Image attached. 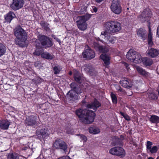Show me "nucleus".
<instances>
[{
	"mask_svg": "<svg viewBox=\"0 0 159 159\" xmlns=\"http://www.w3.org/2000/svg\"><path fill=\"white\" fill-rule=\"evenodd\" d=\"M116 89L118 91H120V92L123 91L122 88L119 86H118V85L116 86Z\"/></svg>",
	"mask_w": 159,
	"mask_h": 159,
	"instance_id": "46",
	"label": "nucleus"
},
{
	"mask_svg": "<svg viewBox=\"0 0 159 159\" xmlns=\"http://www.w3.org/2000/svg\"><path fill=\"white\" fill-rule=\"evenodd\" d=\"M119 147H115L110 149L109 151V153L112 155H119V153L117 152V151L118 149V148Z\"/></svg>",
	"mask_w": 159,
	"mask_h": 159,
	"instance_id": "35",
	"label": "nucleus"
},
{
	"mask_svg": "<svg viewBox=\"0 0 159 159\" xmlns=\"http://www.w3.org/2000/svg\"><path fill=\"white\" fill-rule=\"evenodd\" d=\"M91 17V15L89 14L79 16V20L77 21V24L79 29L81 30H84L86 29L87 24L86 21Z\"/></svg>",
	"mask_w": 159,
	"mask_h": 159,
	"instance_id": "5",
	"label": "nucleus"
},
{
	"mask_svg": "<svg viewBox=\"0 0 159 159\" xmlns=\"http://www.w3.org/2000/svg\"><path fill=\"white\" fill-rule=\"evenodd\" d=\"M84 70L88 73L91 74L94 71V69L90 64H86L83 67Z\"/></svg>",
	"mask_w": 159,
	"mask_h": 159,
	"instance_id": "25",
	"label": "nucleus"
},
{
	"mask_svg": "<svg viewBox=\"0 0 159 159\" xmlns=\"http://www.w3.org/2000/svg\"><path fill=\"white\" fill-rule=\"evenodd\" d=\"M110 36V37L108 38L107 39H106L105 38L104 36H101V34L100 35V38L101 39H100V41L104 42V41L103 40L104 39L105 41H109V42L113 44L116 41V39L115 37L114 36H111V35H112L111 34H109Z\"/></svg>",
	"mask_w": 159,
	"mask_h": 159,
	"instance_id": "21",
	"label": "nucleus"
},
{
	"mask_svg": "<svg viewBox=\"0 0 159 159\" xmlns=\"http://www.w3.org/2000/svg\"><path fill=\"white\" fill-rule=\"evenodd\" d=\"M38 40L36 39V41H38Z\"/></svg>",
	"mask_w": 159,
	"mask_h": 159,
	"instance_id": "58",
	"label": "nucleus"
},
{
	"mask_svg": "<svg viewBox=\"0 0 159 159\" xmlns=\"http://www.w3.org/2000/svg\"><path fill=\"white\" fill-rule=\"evenodd\" d=\"M120 114L122 116L124 117L126 120H130V118L128 115L122 112H120Z\"/></svg>",
	"mask_w": 159,
	"mask_h": 159,
	"instance_id": "43",
	"label": "nucleus"
},
{
	"mask_svg": "<svg viewBox=\"0 0 159 159\" xmlns=\"http://www.w3.org/2000/svg\"><path fill=\"white\" fill-rule=\"evenodd\" d=\"M148 97L152 99H155L157 98V95L154 93H148Z\"/></svg>",
	"mask_w": 159,
	"mask_h": 159,
	"instance_id": "37",
	"label": "nucleus"
},
{
	"mask_svg": "<svg viewBox=\"0 0 159 159\" xmlns=\"http://www.w3.org/2000/svg\"><path fill=\"white\" fill-rule=\"evenodd\" d=\"M146 53L148 56L152 57H155L158 55L159 51L158 49L151 48L147 50Z\"/></svg>",
	"mask_w": 159,
	"mask_h": 159,
	"instance_id": "14",
	"label": "nucleus"
},
{
	"mask_svg": "<svg viewBox=\"0 0 159 159\" xmlns=\"http://www.w3.org/2000/svg\"><path fill=\"white\" fill-rule=\"evenodd\" d=\"M148 44L150 47H152L153 44L152 41V34L151 32L150 29H149V34L148 37Z\"/></svg>",
	"mask_w": 159,
	"mask_h": 159,
	"instance_id": "29",
	"label": "nucleus"
},
{
	"mask_svg": "<svg viewBox=\"0 0 159 159\" xmlns=\"http://www.w3.org/2000/svg\"><path fill=\"white\" fill-rule=\"evenodd\" d=\"M130 81V80L129 79L127 78H125L124 80L120 81V83L123 87L129 88L131 86Z\"/></svg>",
	"mask_w": 159,
	"mask_h": 159,
	"instance_id": "23",
	"label": "nucleus"
},
{
	"mask_svg": "<svg viewBox=\"0 0 159 159\" xmlns=\"http://www.w3.org/2000/svg\"><path fill=\"white\" fill-rule=\"evenodd\" d=\"M37 116H28L26 118L25 123L28 125L30 126H38V124L37 121Z\"/></svg>",
	"mask_w": 159,
	"mask_h": 159,
	"instance_id": "11",
	"label": "nucleus"
},
{
	"mask_svg": "<svg viewBox=\"0 0 159 159\" xmlns=\"http://www.w3.org/2000/svg\"><path fill=\"white\" fill-rule=\"evenodd\" d=\"M14 34L16 37L15 40L16 44L20 47L23 46L27 39L25 31L20 26H18L15 30Z\"/></svg>",
	"mask_w": 159,
	"mask_h": 159,
	"instance_id": "3",
	"label": "nucleus"
},
{
	"mask_svg": "<svg viewBox=\"0 0 159 159\" xmlns=\"http://www.w3.org/2000/svg\"><path fill=\"white\" fill-rule=\"evenodd\" d=\"M152 15V12L149 9L144 10L140 16V18L143 21L148 20L149 16Z\"/></svg>",
	"mask_w": 159,
	"mask_h": 159,
	"instance_id": "13",
	"label": "nucleus"
},
{
	"mask_svg": "<svg viewBox=\"0 0 159 159\" xmlns=\"http://www.w3.org/2000/svg\"><path fill=\"white\" fill-rule=\"evenodd\" d=\"M157 159H159V156L157 158Z\"/></svg>",
	"mask_w": 159,
	"mask_h": 159,
	"instance_id": "57",
	"label": "nucleus"
},
{
	"mask_svg": "<svg viewBox=\"0 0 159 159\" xmlns=\"http://www.w3.org/2000/svg\"><path fill=\"white\" fill-rule=\"evenodd\" d=\"M87 48H88L83 52L82 54L84 58L91 59L95 57V54L93 50L88 47Z\"/></svg>",
	"mask_w": 159,
	"mask_h": 159,
	"instance_id": "12",
	"label": "nucleus"
},
{
	"mask_svg": "<svg viewBox=\"0 0 159 159\" xmlns=\"http://www.w3.org/2000/svg\"><path fill=\"white\" fill-rule=\"evenodd\" d=\"M6 52L5 46L2 43H0V57L3 55Z\"/></svg>",
	"mask_w": 159,
	"mask_h": 159,
	"instance_id": "33",
	"label": "nucleus"
},
{
	"mask_svg": "<svg viewBox=\"0 0 159 159\" xmlns=\"http://www.w3.org/2000/svg\"><path fill=\"white\" fill-rule=\"evenodd\" d=\"M93 9L94 12H96L97 11V9L96 7H94Z\"/></svg>",
	"mask_w": 159,
	"mask_h": 159,
	"instance_id": "50",
	"label": "nucleus"
},
{
	"mask_svg": "<svg viewBox=\"0 0 159 159\" xmlns=\"http://www.w3.org/2000/svg\"><path fill=\"white\" fill-rule=\"evenodd\" d=\"M62 159H71V158L68 156L63 157Z\"/></svg>",
	"mask_w": 159,
	"mask_h": 159,
	"instance_id": "49",
	"label": "nucleus"
},
{
	"mask_svg": "<svg viewBox=\"0 0 159 159\" xmlns=\"http://www.w3.org/2000/svg\"><path fill=\"white\" fill-rule=\"evenodd\" d=\"M54 39H55L56 41H57V42L60 43L61 42V41H60V40L58 39V38H57V37H55V38H54Z\"/></svg>",
	"mask_w": 159,
	"mask_h": 159,
	"instance_id": "48",
	"label": "nucleus"
},
{
	"mask_svg": "<svg viewBox=\"0 0 159 159\" xmlns=\"http://www.w3.org/2000/svg\"><path fill=\"white\" fill-rule=\"evenodd\" d=\"M24 3V0H13L12 3L10 5V6L12 9L16 11L21 8Z\"/></svg>",
	"mask_w": 159,
	"mask_h": 159,
	"instance_id": "10",
	"label": "nucleus"
},
{
	"mask_svg": "<svg viewBox=\"0 0 159 159\" xmlns=\"http://www.w3.org/2000/svg\"><path fill=\"white\" fill-rule=\"evenodd\" d=\"M111 11L116 14H120L122 11V7L118 0H113L110 6Z\"/></svg>",
	"mask_w": 159,
	"mask_h": 159,
	"instance_id": "8",
	"label": "nucleus"
},
{
	"mask_svg": "<svg viewBox=\"0 0 159 159\" xmlns=\"http://www.w3.org/2000/svg\"><path fill=\"white\" fill-rule=\"evenodd\" d=\"M149 120L152 123H157L159 122V117L156 115H152Z\"/></svg>",
	"mask_w": 159,
	"mask_h": 159,
	"instance_id": "28",
	"label": "nucleus"
},
{
	"mask_svg": "<svg viewBox=\"0 0 159 159\" xmlns=\"http://www.w3.org/2000/svg\"><path fill=\"white\" fill-rule=\"evenodd\" d=\"M41 55L42 57L47 59L52 60L54 58L53 55L50 54L48 52H42Z\"/></svg>",
	"mask_w": 159,
	"mask_h": 159,
	"instance_id": "26",
	"label": "nucleus"
},
{
	"mask_svg": "<svg viewBox=\"0 0 159 159\" xmlns=\"http://www.w3.org/2000/svg\"><path fill=\"white\" fill-rule=\"evenodd\" d=\"M74 78L75 80L79 83H81L82 77L79 72L76 70H74Z\"/></svg>",
	"mask_w": 159,
	"mask_h": 159,
	"instance_id": "24",
	"label": "nucleus"
},
{
	"mask_svg": "<svg viewBox=\"0 0 159 159\" xmlns=\"http://www.w3.org/2000/svg\"><path fill=\"white\" fill-rule=\"evenodd\" d=\"M38 39L41 44L46 47H49L52 45L50 39L47 36L43 35H39Z\"/></svg>",
	"mask_w": 159,
	"mask_h": 159,
	"instance_id": "9",
	"label": "nucleus"
},
{
	"mask_svg": "<svg viewBox=\"0 0 159 159\" xmlns=\"http://www.w3.org/2000/svg\"><path fill=\"white\" fill-rule=\"evenodd\" d=\"M36 135L39 138H44L49 135L47 128L41 129L36 131Z\"/></svg>",
	"mask_w": 159,
	"mask_h": 159,
	"instance_id": "15",
	"label": "nucleus"
},
{
	"mask_svg": "<svg viewBox=\"0 0 159 159\" xmlns=\"http://www.w3.org/2000/svg\"><path fill=\"white\" fill-rule=\"evenodd\" d=\"M76 84L75 83H71L70 86L73 90H70L67 93L69 98L72 100L75 101L78 98V94L80 93L78 90L76 89Z\"/></svg>",
	"mask_w": 159,
	"mask_h": 159,
	"instance_id": "6",
	"label": "nucleus"
},
{
	"mask_svg": "<svg viewBox=\"0 0 159 159\" xmlns=\"http://www.w3.org/2000/svg\"><path fill=\"white\" fill-rule=\"evenodd\" d=\"M148 159H154V158L152 157H150Z\"/></svg>",
	"mask_w": 159,
	"mask_h": 159,
	"instance_id": "55",
	"label": "nucleus"
},
{
	"mask_svg": "<svg viewBox=\"0 0 159 159\" xmlns=\"http://www.w3.org/2000/svg\"><path fill=\"white\" fill-rule=\"evenodd\" d=\"M4 17L6 21L10 23L11 20L16 17V15L14 12L12 11H10Z\"/></svg>",
	"mask_w": 159,
	"mask_h": 159,
	"instance_id": "20",
	"label": "nucleus"
},
{
	"mask_svg": "<svg viewBox=\"0 0 159 159\" xmlns=\"http://www.w3.org/2000/svg\"><path fill=\"white\" fill-rule=\"evenodd\" d=\"M18 155L16 153H9L7 156V159H18Z\"/></svg>",
	"mask_w": 159,
	"mask_h": 159,
	"instance_id": "32",
	"label": "nucleus"
},
{
	"mask_svg": "<svg viewBox=\"0 0 159 159\" xmlns=\"http://www.w3.org/2000/svg\"><path fill=\"white\" fill-rule=\"evenodd\" d=\"M61 68L60 67L57 66H55L53 68V70L55 74H58L61 70Z\"/></svg>",
	"mask_w": 159,
	"mask_h": 159,
	"instance_id": "39",
	"label": "nucleus"
},
{
	"mask_svg": "<svg viewBox=\"0 0 159 159\" xmlns=\"http://www.w3.org/2000/svg\"><path fill=\"white\" fill-rule=\"evenodd\" d=\"M146 66H149L151 65L153 62L152 60L149 58H142V61Z\"/></svg>",
	"mask_w": 159,
	"mask_h": 159,
	"instance_id": "30",
	"label": "nucleus"
},
{
	"mask_svg": "<svg viewBox=\"0 0 159 159\" xmlns=\"http://www.w3.org/2000/svg\"><path fill=\"white\" fill-rule=\"evenodd\" d=\"M100 58L103 60L105 66H107L110 64V57L106 54H102L100 56Z\"/></svg>",
	"mask_w": 159,
	"mask_h": 159,
	"instance_id": "19",
	"label": "nucleus"
},
{
	"mask_svg": "<svg viewBox=\"0 0 159 159\" xmlns=\"http://www.w3.org/2000/svg\"><path fill=\"white\" fill-rule=\"evenodd\" d=\"M123 64L127 70H128L129 69V65L125 62H123Z\"/></svg>",
	"mask_w": 159,
	"mask_h": 159,
	"instance_id": "45",
	"label": "nucleus"
},
{
	"mask_svg": "<svg viewBox=\"0 0 159 159\" xmlns=\"http://www.w3.org/2000/svg\"><path fill=\"white\" fill-rule=\"evenodd\" d=\"M126 57L128 60L135 63L139 64L142 61L141 55L132 49L129 51Z\"/></svg>",
	"mask_w": 159,
	"mask_h": 159,
	"instance_id": "4",
	"label": "nucleus"
},
{
	"mask_svg": "<svg viewBox=\"0 0 159 159\" xmlns=\"http://www.w3.org/2000/svg\"><path fill=\"white\" fill-rule=\"evenodd\" d=\"M75 114L81 122L88 124H90L94 121L95 116V113L93 111L82 108L76 110Z\"/></svg>",
	"mask_w": 159,
	"mask_h": 159,
	"instance_id": "2",
	"label": "nucleus"
},
{
	"mask_svg": "<svg viewBox=\"0 0 159 159\" xmlns=\"http://www.w3.org/2000/svg\"><path fill=\"white\" fill-rule=\"evenodd\" d=\"M52 37L54 39V38L56 37V36L54 35H52Z\"/></svg>",
	"mask_w": 159,
	"mask_h": 159,
	"instance_id": "56",
	"label": "nucleus"
},
{
	"mask_svg": "<svg viewBox=\"0 0 159 159\" xmlns=\"http://www.w3.org/2000/svg\"><path fill=\"white\" fill-rule=\"evenodd\" d=\"M82 103L83 104L82 106H83V107L84 106H85L84 104L85 103V101H84V100H83V101H82Z\"/></svg>",
	"mask_w": 159,
	"mask_h": 159,
	"instance_id": "51",
	"label": "nucleus"
},
{
	"mask_svg": "<svg viewBox=\"0 0 159 159\" xmlns=\"http://www.w3.org/2000/svg\"><path fill=\"white\" fill-rule=\"evenodd\" d=\"M98 49L99 52L103 53L107 52L108 51L107 48L101 46H98Z\"/></svg>",
	"mask_w": 159,
	"mask_h": 159,
	"instance_id": "36",
	"label": "nucleus"
},
{
	"mask_svg": "<svg viewBox=\"0 0 159 159\" xmlns=\"http://www.w3.org/2000/svg\"><path fill=\"white\" fill-rule=\"evenodd\" d=\"M53 147L56 149H60L64 152L67 151V146L66 143L63 140L57 139L53 143Z\"/></svg>",
	"mask_w": 159,
	"mask_h": 159,
	"instance_id": "7",
	"label": "nucleus"
},
{
	"mask_svg": "<svg viewBox=\"0 0 159 159\" xmlns=\"http://www.w3.org/2000/svg\"><path fill=\"white\" fill-rule=\"evenodd\" d=\"M152 145V142L150 141H147L146 144L147 149L148 150H149L150 149H151Z\"/></svg>",
	"mask_w": 159,
	"mask_h": 159,
	"instance_id": "44",
	"label": "nucleus"
},
{
	"mask_svg": "<svg viewBox=\"0 0 159 159\" xmlns=\"http://www.w3.org/2000/svg\"><path fill=\"white\" fill-rule=\"evenodd\" d=\"M137 34L138 36L144 40L146 38L147 34L146 31L142 29H139L137 31Z\"/></svg>",
	"mask_w": 159,
	"mask_h": 159,
	"instance_id": "18",
	"label": "nucleus"
},
{
	"mask_svg": "<svg viewBox=\"0 0 159 159\" xmlns=\"http://www.w3.org/2000/svg\"><path fill=\"white\" fill-rule=\"evenodd\" d=\"M95 0L97 2L99 3V2H102L103 0Z\"/></svg>",
	"mask_w": 159,
	"mask_h": 159,
	"instance_id": "52",
	"label": "nucleus"
},
{
	"mask_svg": "<svg viewBox=\"0 0 159 159\" xmlns=\"http://www.w3.org/2000/svg\"><path fill=\"white\" fill-rule=\"evenodd\" d=\"M105 30L101 32V36H105L106 39H107L110 37L109 35H114L121 30V24L120 23L115 21L111 20L105 23L104 24Z\"/></svg>",
	"mask_w": 159,
	"mask_h": 159,
	"instance_id": "1",
	"label": "nucleus"
},
{
	"mask_svg": "<svg viewBox=\"0 0 159 159\" xmlns=\"http://www.w3.org/2000/svg\"><path fill=\"white\" fill-rule=\"evenodd\" d=\"M136 70L138 73L143 77L147 78L150 77V74L142 68L139 66H136Z\"/></svg>",
	"mask_w": 159,
	"mask_h": 159,
	"instance_id": "16",
	"label": "nucleus"
},
{
	"mask_svg": "<svg viewBox=\"0 0 159 159\" xmlns=\"http://www.w3.org/2000/svg\"><path fill=\"white\" fill-rule=\"evenodd\" d=\"M111 97L113 102L115 104L116 103H117V99L115 94L111 93Z\"/></svg>",
	"mask_w": 159,
	"mask_h": 159,
	"instance_id": "38",
	"label": "nucleus"
},
{
	"mask_svg": "<svg viewBox=\"0 0 159 159\" xmlns=\"http://www.w3.org/2000/svg\"><path fill=\"white\" fill-rule=\"evenodd\" d=\"M149 152L152 153H153L157 152V146H153L149 150Z\"/></svg>",
	"mask_w": 159,
	"mask_h": 159,
	"instance_id": "41",
	"label": "nucleus"
},
{
	"mask_svg": "<svg viewBox=\"0 0 159 159\" xmlns=\"http://www.w3.org/2000/svg\"><path fill=\"white\" fill-rule=\"evenodd\" d=\"M41 25L42 27L45 30H47L48 29V26L49 25V24L44 22L42 21L41 23Z\"/></svg>",
	"mask_w": 159,
	"mask_h": 159,
	"instance_id": "40",
	"label": "nucleus"
},
{
	"mask_svg": "<svg viewBox=\"0 0 159 159\" xmlns=\"http://www.w3.org/2000/svg\"><path fill=\"white\" fill-rule=\"evenodd\" d=\"M10 125V122L8 120H3L0 121V127L2 129L5 130L8 129Z\"/></svg>",
	"mask_w": 159,
	"mask_h": 159,
	"instance_id": "22",
	"label": "nucleus"
},
{
	"mask_svg": "<svg viewBox=\"0 0 159 159\" xmlns=\"http://www.w3.org/2000/svg\"><path fill=\"white\" fill-rule=\"evenodd\" d=\"M85 107L88 108L96 110L97 108L101 106L100 103L97 100H95L91 103L85 104Z\"/></svg>",
	"mask_w": 159,
	"mask_h": 159,
	"instance_id": "17",
	"label": "nucleus"
},
{
	"mask_svg": "<svg viewBox=\"0 0 159 159\" xmlns=\"http://www.w3.org/2000/svg\"><path fill=\"white\" fill-rule=\"evenodd\" d=\"M78 136L81 139V141H83L84 142H86L87 141V138L85 135L82 134H80L78 135Z\"/></svg>",
	"mask_w": 159,
	"mask_h": 159,
	"instance_id": "42",
	"label": "nucleus"
},
{
	"mask_svg": "<svg viewBox=\"0 0 159 159\" xmlns=\"http://www.w3.org/2000/svg\"><path fill=\"white\" fill-rule=\"evenodd\" d=\"M89 131L91 134H98L100 132V130L98 127H92L89 128Z\"/></svg>",
	"mask_w": 159,
	"mask_h": 159,
	"instance_id": "27",
	"label": "nucleus"
},
{
	"mask_svg": "<svg viewBox=\"0 0 159 159\" xmlns=\"http://www.w3.org/2000/svg\"><path fill=\"white\" fill-rule=\"evenodd\" d=\"M72 74V72L71 71H70V72H69V75H71Z\"/></svg>",
	"mask_w": 159,
	"mask_h": 159,
	"instance_id": "54",
	"label": "nucleus"
},
{
	"mask_svg": "<svg viewBox=\"0 0 159 159\" xmlns=\"http://www.w3.org/2000/svg\"><path fill=\"white\" fill-rule=\"evenodd\" d=\"M117 153H119V155H116V156L123 157L125 155V152L124 149L121 147H119L118 148Z\"/></svg>",
	"mask_w": 159,
	"mask_h": 159,
	"instance_id": "31",
	"label": "nucleus"
},
{
	"mask_svg": "<svg viewBox=\"0 0 159 159\" xmlns=\"http://www.w3.org/2000/svg\"><path fill=\"white\" fill-rule=\"evenodd\" d=\"M36 49L35 52L34 53V54L36 55L39 56L40 55H41L42 52H43V50L42 48H39L38 47L37 44H36Z\"/></svg>",
	"mask_w": 159,
	"mask_h": 159,
	"instance_id": "34",
	"label": "nucleus"
},
{
	"mask_svg": "<svg viewBox=\"0 0 159 159\" xmlns=\"http://www.w3.org/2000/svg\"><path fill=\"white\" fill-rule=\"evenodd\" d=\"M38 62H35L34 63V65L35 66H38L37 65L38 64Z\"/></svg>",
	"mask_w": 159,
	"mask_h": 159,
	"instance_id": "53",
	"label": "nucleus"
},
{
	"mask_svg": "<svg viewBox=\"0 0 159 159\" xmlns=\"http://www.w3.org/2000/svg\"><path fill=\"white\" fill-rule=\"evenodd\" d=\"M157 34L158 37H159V26L157 28Z\"/></svg>",
	"mask_w": 159,
	"mask_h": 159,
	"instance_id": "47",
	"label": "nucleus"
}]
</instances>
